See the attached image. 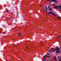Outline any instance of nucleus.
I'll list each match as a JSON object with an SVG mask.
<instances>
[{
    "instance_id": "23",
    "label": "nucleus",
    "mask_w": 61,
    "mask_h": 61,
    "mask_svg": "<svg viewBox=\"0 0 61 61\" xmlns=\"http://www.w3.org/2000/svg\"><path fill=\"white\" fill-rule=\"evenodd\" d=\"M51 49V50H54V49Z\"/></svg>"
},
{
    "instance_id": "14",
    "label": "nucleus",
    "mask_w": 61,
    "mask_h": 61,
    "mask_svg": "<svg viewBox=\"0 0 61 61\" xmlns=\"http://www.w3.org/2000/svg\"><path fill=\"white\" fill-rule=\"evenodd\" d=\"M59 37L60 38H61V36H59Z\"/></svg>"
},
{
    "instance_id": "26",
    "label": "nucleus",
    "mask_w": 61,
    "mask_h": 61,
    "mask_svg": "<svg viewBox=\"0 0 61 61\" xmlns=\"http://www.w3.org/2000/svg\"><path fill=\"white\" fill-rule=\"evenodd\" d=\"M59 9H61V8H59Z\"/></svg>"
},
{
    "instance_id": "1",
    "label": "nucleus",
    "mask_w": 61,
    "mask_h": 61,
    "mask_svg": "<svg viewBox=\"0 0 61 61\" xmlns=\"http://www.w3.org/2000/svg\"><path fill=\"white\" fill-rule=\"evenodd\" d=\"M48 15H50V14H51V15H53L56 16V15H55L52 12H49V13H48Z\"/></svg>"
},
{
    "instance_id": "12",
    "label": "nucleus",
    "mask_w": 61,
    "mask_h": 61,
    "mask_svg": "<svg viewBox=\"0 0 61 61\" xmlns=\"http://www.w3.org/2000/svg\"><path fill=\"white\" fill-rule=\"evenodd\" d=\"M58 17L59 18H61L60 17V16H58Z\"/></svg>"
},
{
    "instance_id": "25",
    "label": "nucleus",
    "mask_w": 61,
    "mask_h": 61,
    "mask_svg": "<svg viewBox=\"0 0 61 61\" xmlns=\"http://www.w3.org/2000/svg\"><path fill=\"white\" fill-rule=\"evenodd\" d=\"M50 3H52V2H50Z\"/></svg>"
},
{
    "instance_id": "32",
    "label": "nucleus",
    "mask_w": 61,
    "mask_h": 61,
    "mask_svg": "<svg viewBox=\"0 0 61 61\" xmlns=\"http://www.w3.org/2000/svg\"><path fill=\"white\" fill-rule=\"evenodd\" d=\"M51 56H52V55H51Z\"/></svg>"
},
{
    "instance_id": "18",
    "label": "nucleus",
    "mask_w": 61,
    "mask_h": 61,
    "mask_svg": "<svg viewBox=\"0 0 61 61\" xmlns=\"http://www.w3.org/2000/svg\"><path fill=\"white\" fill-rule=\"evenodd\" d=\"M44 60H46V58H44Z\"/></svg>"
},
{
    "instance_id": "15",
    "label": "nucleus",
    "mask_w": 61,
    "mask_h": 61,
    "mask_svg": "<svg viewBox=\"0 0 61 61\" xmlns=\"http://www.w3.org/2000/svg\"><path fill=\"white\" fill-rule=\"evenodd\" d=\"M52 5H55V4H52Z\"/></svg>"
},
{
    "instance_id": "8",
    "label": "nucleus",
    "mask_w": 61,
    "mask_h": 61,
    "mask_svg": "<svg viewBox=\"0 0 61 61\" xmlns=\"http://www.w3.org/2000/svg\"><path fill=\"white\" fill-rule=\"evenodd\" d=\"M21 33H19V36H21Z\"/></svg>"
},
{
    "instance_id": "22",
    "label": "nucleus",
    "mask_w": 61,
    "mask_h": 61,
    "mask_svg": "<svg viewBox=\"0 0 61 61\" xmlns=\"http://www.w3.org/2000/svg\"><path fill=\"white\" fill-rule=\"evenodd\" d=\"M61 60V59H59V61H60Z\"/></svg>"
},
{
    "instance_id": "24",
    "label": "nucleus",
    "mask_w": 61,
    "mask_h": 61,
    "mask_svg": "<svg viewBox=\"0 0 61 61\" xmlns=\"http://www.w3.org/2000/svg\"><path fill=\"white\" fill-rule=\"evenodd\" d=\"M59 56H58V58H59Z\"/></svg>"
},
{
    "instance_id": "30",
    "label": "nucleus",
    "mask_w": 61,
    "mask_h": 61,
    "mask_svg": "<svg viewBox=\"0 0 61 61\" xmlns=\"http://www.w3.org/2000/svg\"><path fill=\"white\" fill-rule=\"evenodd\" d=\"M54 20H56L55 19H54Z\"/></svg>"
},
{
    "instance_id": "7",
    "label": "nucleus",
    "mask_w": 61,
    "mask_h": 61,
    "mask_svg": "<svg viewBox=\"0 0 61 61\" xmlns=\"http://www.w3.org/2000/svg\"><path fill=\"white\" fill-rule=\"evenodd\" d=\"M49 10H51V11H52V10L51 8H50L48 9Z\"/></svg>"
},
{
    "instance_id": "2",
    "label": "nucleus",
    "mask_w": 61,
    "mask_h": 61,
    "mask_svg": "<svg viewBox=\"0 0 61 61\" xmlns=\"http://www.w3.org/2000/svg\"><path fill=\"white\" fill-rule=\"evenodd\" d=\"M48 1H51V2H54V3L56 2V3H57L58 2L55 0H48Z\"/></svg>"
},
{
    "instance_id": "21",
    "label": "nucleus",
    "mask_w": 61,
    "mask_h": 61,
    "mask_svg": "<svg viewBox=\"0 0 61 61\" xmlns=\"http://www.w3.org/2000/svg\"><path fill=\"white\" fill-rule=\"evenodd\" d=\"M5 33L6 32H3V33H4V34H5Z\"/></svg>"
},
{
    "instance_id": "5",
    "label": "nucleus",
    "mask_w": 61,
    "mask_h": 61,
    "mask_svg": "<svg viewBox=\"0 0 61 61\" xmlns=\"http://www.w3.org/2000/svg\"><path fill=\"white\" fill-rule=\"evenodd\" d=\"M44 56L45 57V58H46V57H48V58H50V57H49L48 56H46V55H45Z\"/></svg>"
},
{
    "instance_id": "16",
    "label": "nucleus",
    "mask_w": 61,
    "mask_h": 61,
    "mask_svg": "<svg viewBox=\"0 0 61 61\" xmlns=\"http://www.w3.org/2000/svg\"><path fill=\"white\" fill-rule=\"evenodd\" d=\"M6 11L7 12H9V11L8 10H6Z\"/></svg>"
},
{
    "instance_id": "27",
    "label": "nucleus",
    "mask_w": 61,
    "mask_h": 61,
    "mask_svg": "<svg viewBox=\"0 0 61 61\" xmlns=\"http://www.w3.org/2000/svg\"><path fill=\"white\" fill-rule=\"evenodd\" d=\"M57 19L58 20H59V19Z\"/></svg>"
},
{
    "instance_id": "4",
    "label": "nucleus",
    "mask_w": 61,
    "mask_h": 61,
    "mask_svg": "<svg viewBox=\"0 0 61 61\" xmlns=\"http://www.w3.org/2000/svg\"><path fill=\"white\" fill-rule=\"evenodd\" d=\"M55 61H56V56H54V59Z\"/></svg>"
},
{
    "instance_id": "33",
    "label": "nucleus",
    "mask_w": 61,
    "mask_h": 61,
    "mask_svg": "<svg viewBox=\"0 0 61 61\" xmlns=\"http://www.w3.org/2000/svg\"><path fill=\"white\" fill-rule=\"evenodd\" d=\"M60 42H61V41H60Z\"/></svg>"
},
{
    "instance_id": "29",
    "label": "nucleus",
    "mask_w": 61,
    "mask_h": 61,
    "mask_svg": "<svg viewBox=\"0 0 61 61\" xmlns=\"http://www.w3.org/2000/svg\"><path fill=\"white\" fill-rule=\"evenodd\" d=\"M40 6V7H41L42 6H41V5Z\"/></svg>"
},
{
    "instance_id": "9",
    "label": "nucleus",
    "mask_w": 61,
    "mask_h": 61,
    "mask_svg": "<svg viewBox=\"0 0 61 61\" xmlns=\"http://www.w3.org/2000/svg\"><path fill=\"white\" fill-rule=\"evenodd\" d=\"M45 9H46V10H48V9L47 8V7H45Z\"/></svg>"
},
{
    "instance_id": "19",
    "label": "nucleus",
    "mask_w": 61,
    "mask_h": 61,
    "mask_svg": "<svg viewBox=\"0 0 61 61\" xmlns=\"http://www.w3.org/2000/svg\"><path fill=\"white\" fill-rule=\"evenodd\" d=\"M43 11H44V12H45V10L44 9H43Z\"/></svg>"
},
{
    "instance_id": "13",
    "label": "nucleus",
    "mask_w": 61,
    "mask_h": 61,
    "mask_svg": "<svg viewBox=\"0 0 61 61\" xmlns=\"http://www.w3.org/2000/svg\"><path fill=\"white\" fill-rule=\"evenodd\" d=\"M47 55H50V54L48 53H47Z\"/></svg>"
},
{
    "instance_id": "20",
    "label": "nucleus",
    "mask_w": 61,
    "mask_h": 61,
    "mask_svg": "<svg viewBox=\"0 0 61 61\" xmlns=\"http://www.w3.org/2000/svg\"><path fill=\"white\" fill-rule=\"evenodd\" d=\"M2 26H3V27H5V26L4 25H2Z\"/></svg>"
},
{
    "instance_id": "10",
    "label": "nucleus",
    "mask_w": 61,
    "mask_h": 61,
    "mask_svg": "<svg viewBox=\"0 0 61 61\" xmlns=\"http://www.w3.org/2000/svg\"><path fill=\"white\" fill-rule=\"evenodd\" d=\"M48 51H49V52L50 53H51V50H49Z\"/></svg>"
},
{
    "instance_id": "3",
    "label": "nucleus",
    "mask_w": 61,
    "mask_h": 61,
    "mask_svg": "<svg viewBox=\"0 0 61 61\" xmlns=\"http://www.w3.org/2000/svg\"><path fill=\"white\" fill-rule=\"evenodd\" d=\"M56 50H57L56 51V53L57 54H58L59 52H60V50H59V49H56Z\"/></svg>"
},
{
    "instance_id": "11",
    "label": "nucleus",
    "mask_w": 61,
    "mask_h": 61,
    "mask_svg": "<svg viewBox=\"0 0 61 61\" xmlns=\"http://www.w3.org/2000/svg\"><path fill=\"white\" fill-rule=\"evenodd\" d=\"M58 7H59L60 8H61V6H58Z\"/></svg>"
},
{
    "instance_id": "6",
    "label": "nucleus",
    "mask_w": 61,
    "mask_h": 61,
    "mask_svg": "<svg viewBox=\"0 0 61 61\" xmlns=\"http://www.w3.org/2000/svg\"><path fill=\"white\" fill-rule=\"evenodd\" d=\"M54 8H57V9L58 8V7H57V6H54Z\"/></svg>"
},
{
    "instance_id": "28",
    "label": "nucleus",
    "mask_w": 61,
    "mask_h": 61,
    "mask_svg": "<svg viewBox=\"0 0 61 61\" xmlns=\"http://www.w3.org/2000/svg\"><path fill=\"white\" fill-rule=\"evenodd\" d=\"M55 50H54V51H53V52H55Z\"/></svg>"
},
{
    "instance_id": "31",
    "label": "nucleus",
    "mask_w": 61,
    "mask_h": 61,
    "mask_svg": "<svg viewBox=\"0 0 61 61\" xmlns=\"http://www.w3.org/2000/svg\"><path fill=\"white\" fill-rule=\"evenodd\" d=\"M50 61H52V60Z\"/></svg>"
},
{
    "instance_id": "17",
    "label": "nucleus",
    "mask_w": 61,
    "mask_h": 61,
    "mask_svg": "<svg viewBox=\"0 0 61 61\" xmlns=\"http://www.w3.org/2000/svg\"><path fill=\"white\" fill-rule=\"evenodd\" d=\"M48 8H50V6H48Z\"/></svg>"
}]
</instances>
